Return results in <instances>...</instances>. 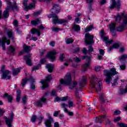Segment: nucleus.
I'll return each mask as SVG.
<instances>
[{
  "instance_id": "40",
  "label": "nucleus",
  "mask_w": 127,
  "mask_h": 127,
  "mask_svg": "<svg viewBox=\"0 0 127 127\" xmlns=\"http://www.w3.org/2000/svg\"><path fill=\"white\" fill-rule=\"evenodd\" d=\"M121 19H122V16L120 15H118L117 16L115 17V21L117 22H120Z\"/></svg>"
},
{
  "instance_id": "3",
  "label": "nucleus",
  "mask_w": 127,
  "mask_h": 127,
  "mask_svg": "<svg viewBox=\"0 0 127 127\" xmlns=\"http://www.w3.org/2000/svg\"><path fill=\"white\" fill-rule=\"evenodd\" d=\"M6 1L7 7H6L5 10L3 11V16L5 18H8V16H9V14H8L9 9H11L12 10L17 9V5H16V2L15 1L11 2L9 0H6Z\"/></svg>"
},
{
  "instance_id": "43",
  "label": "nucleus",
  "mask_w": 127,
  "mask_h": 127,
  "mask_svg": "<svg viewBox=\"0 0 127 127\" xmlns=\"http://www.w3.org/2000/svg\"><path fill=\"white\" fill-rule=\"evenodd\" d=\"M89 66H90V63L89 62L85 63V64L83 65L84 71H86V69H87Z\"/></svg>"
},
{
  "instance_id": "25",
  "label": "nucleus",
  "mask_w": 127,
  "mask_h": 127,
  "mask_svg": "<svg viewBox=\"0 0 127 127\" xmlns=\"http://www.w3.org/2000/svg\"><path fill=\"white\" fill-rule=\"evenodd\" d=\"M32 34H37L38 36H40L41 35V33L40 31L38 30L37 29L33 28L31 30Z\"/></svg>"
},
{
  "instance_id": "24",
  "label": "nucleus",
  "mask_w": 127,
  "mask_h": 127,
  "mask_svg": "<svg viewBox=\"0 0 127 127\" xmlns=\"http://www.w3.org/2000/svg\"><path fill=\"white\" fill-rule=\"evenodd\" d=\"M32 49V47L30 46L24 45L23 47L24 52L26 53H29L30 51Z\"/></svg>"
},
{
  "instance_id": "7",
  "label": "nucleus",
  "mask_w": 127,
  "mask_h": 127,
  "mask_svg": "<svg viewBox=\"0 0 127 127\" xmlns=\"http://www.w3.org/2000/svg\"><path fill=\"white\" fill-rule=\"evenodd\" d=\"M5 68V66L2 65L1 68V72L2 73V79H4V80H9L11 78V76H10L11 73L9 70H4Z\"/></svg>"
},
{
  "instance_id": "17",
  "label": "nucleus",
  "mask_w": 127,
  "mask_h": 127,
  "mask_svg": "<svg viewBox=\"0 0 127 127\" xmlns=\"http://www.w3.org/2000/svg\"><path fill=\"white\" fill-rule=\"evenodd\" d=\"M127 24V16H124L123 18V24L119 26L117 29V31H123L125 29V26Z\"/></svg>"
},
{
  "instance_id": "14",
  "label": "nucleus",
  "mask_w": 127,
  "mask_h": 127,
  "mask_svg": "<svg viewBox=\"0 0 127 127\" xmlns=\"http://www.w3.org/2000/svg\"><path fill=\"white\" fill-rule=\"evenodd\" d=\"M27 1L28 0H24V6H25V10H27V9H31V8H33L34 6H35V3H36V0H32V2L33 3H30L29 6H27Z\"/></svg>"
},
{
  "instance_id": "61",
  "label": "nucleus",
  "mask_w": 127,
  "mask_h": 127,
  "mask_svg": "<svg viewBox=\"0 0 127 127\" xmlns=\"http://www.w3.org/2000/svg\"><path fill=\"white\" fill-rule=\"evenodd\" d=\"M50 46H52V47H54V46H55V42L54 41H51L50 43H49Z\"/></svg>"
},
{
  "instance_id": "36",
  "label": "nucleus",
  "mask_w": 127,
  "mask_h": 127,
  "mask_svg": "<svg viewBox=\"0 0 127 127\" xmlns=\"http://www.w3.org/2000/svg\"><path fill=\"white\" fill-rule=\"evenodd\" d=\"M37 119V117L36 115H33L32 116V118L31 119V122L32 123H35L36 122V119Z\"/></svg>"
},
{
  "instance_id": "47",
  "label": "nucleus",
  "mask_w": 127,
  "mask_h": 127,
  "mask_svg": "<svg viewBox=\"0 0 127 127\" xmlns=\"http://www.w3.org/2000/svg\"><path fill=\"white\" fill-rule=\"evenodd\" d=\"M41 67V65L40 64H38V65L34 66L32 71H35V70H38L40 67Z\"/></svg>"
},
{
  "instance_id": "4",
  "label": "nucleus",
  "mask_w": 127,
  "mask_h": 127,
  "mask_svg": "<svg viewBox=\"0 0 127 127\" xmlns=\"http://www.w3.org/2000/svg\"><path fill=\"white\" fill-rule=\"evenodd\" d=\"M119 74V72L117 71L116 68H112L110 70H105L104 71V75L106 76L105 81L108 85L111 84V81H112V76H115Z\"/></svg>"
},
{
  "instance_id": "12",
  "label": "nucleus",
  "mask_w": 127,
  "mask_h": 127,
  "mask_svg": "<svg viewBox=\"0 0 127 127\" xmlns=\"http://www.w3.org/2000/svg\"><path fill=\"white\" fill-rule=\"evenodd\" d=\"M48 119H47L45 121L44 125L46 127H52V123H54V121L53 118L51 117L50 114H47Z\"/></svg>"
},
{
  "instance_id": "59",
  "label": "nucleus",
  "mask_w": 127,
  "mask_h": 127,
  "mask_svg": "<svg viewBox=\"0 0 127 127\" xmlns=\"http://www.w3.org/2000/svg\"><path fill=\"white\" fill-rule=\"evenodd\" d=\"M120 114H121V111L120 110H116L114 112V115H115V116H118V115H120Z\"/></svg>"
},
{
  "instance_id": "29",
  "label": "nucleus",
  "mask_w": 127,
  "mask_h": 127,
  "mask_svg": "<svg viewBox=\"0 0 127 127\" xmlns=\"http://www.w3.org/2000/svg\"><path fill=\"white\" fill-rule=\"evenodd\" d=\"M86 83L87 80L86 79V78L83 77L82 79L81 82H80L79 83L80 87H84L86 85Z\"/></svg>"
},
{
  "instance_id": "52",
  "label": "nucleus",
  "mask_w": 127,
  "mask_h": 127,
  "mask_svg": "<svg viewBox=\"0 0 127 127\" xmlns=\"http://www.w3.org/2000/svg\"><path fill=\"white\" fill-rule=\"evenodd\" d=\"M94 51V49L93 48V47L92 46H90L88 48V52L89 53H91V52H93Z\"/></svg>"
},
{
  "instance_id": "23",
  "label": "nucleus",
  "mask_w": 127,
  "mask_h": 127,
  "mask_svg": "<svg viewBox=\"0 0 127 127\" xmlns=\"http://www.w3.org/2000/svg\"><path fill=\"white\" fill-rule=\"evenodd\" d=\"M16 94V101L18 103H19V102L20 101V98L21 97V91H20V90H19V89H17Z\"/></svg>"
},
{
  "instance_id": "18",
  "label": "nucleus",
  "mask_w": 127,
  "mask_h": 127,
  "mask_svg": "<svg viewBox=\"0 0 127 127\" xmlns=\"http://www.w3.org/2000/svg\"><path fill=\"white\" fill-rule=\"evenodd\" d=\"M57 54V53L55 50L48 53L47 56L51 62H53L55 60V55H56Z\"/></svg>"
},
{
  "instance_id": "21",
  "label": "nucleus",
  "mask_w": 127,
  "mask_h": 127,
  "mask_svg": "<svg viewBox=\"0 0 127 127\" xmlns=\"http://www.w3.org/2000/svg\"><path fill=\"white\" fill-rule=\"evenodd\" d=\"M106 114H104V115H101L98 117H97L96 119V123H99L100 124H101V123H102V122H103V121H104V120L106 119Z\"/></svg>"
},
{
  "instance_id": "20",
  "label": "nucleus",
  "mask_w": 127,
  "mask_h": 127,
  "mask_svg": "<svg viewBox=\"0 0 127 127\" xmlns=\"http://www.w3.org/2000/svg\"><path fill=\"white\" fill-rule=\"evenodd\" d=\"M59 11H60V7L58 4H55L51 10L52 13L54 12L55 13H59Z\"/></svg>"
},
{
  "instance_id": "15",
  "label": "nucleus",
  "mask_w": 127,
  "mask_h": 127,
  "mask_svg": "<svg viewBox=\"0 0 127 127\" xmlns=\"http://www.w3.org/2000/svg\"><path fill=\"white\" fill-rule=\"evenodd\" d=\"M121 7V1L118 0L116 1V0H111V4L109 6V7L112 9H114L115 7H117L119 9Z\"/></svg>"
},
{
  "instance_id": "16",
  "label": "nucleus",
  "mask_w": 127,
  "mask_h": 127,
  "mask_svg": "<svg viewBox=\"0 0 127 127\" xmlns=\"http://www.w3.org/2000/svg\"><path fill=\"white\" fill-rule=\"evenodd\" d=\"M100 35L101 38L103 39V41L105 42L106 44H108V43L109 44L113 43V40H109L108 37H104V35H105V32H104V30L101 31L100 32Z\"/></svg>"
},
{
  "instance_id": "63",
  "label": "nucleus",
  "mask_w": 127,
  "mask_h": 127,
  "mask_svg": "<svg viewBox=\"0 0 127 127\" xmlns=\"http://www.w3.org/2000/svg\"><path fill=\"white\" fill-rule=\"evenodd\" d=\"M59 113H60V111H55L54 113V117H57Z\"/></svg>"
},
{
  "instance_id": "9",
  "label": "nucleus",
  "mask_w": 127,
  "mask_h": 127,
  "mask_svg": "<svg viewBox=\"0 0 127 127\" xmlns=\"http://www.w3.org/2000/svg\"><path fill=\"white\" fill-rule=\"evenodd\" d=\"M48 95V93H46L45 95L40 98V99L35 103V105L37 106V107H42L43 106L44 104H46L47 99L46 96Z\"/></svg>"
},
{
  "instance_id": "34",
  "label": "nucleus",
  "mask_w": 127,
  "mask_h": 127,
  "mask_svg": "<svg viewBox=\"0 0 127 127\" xmlns=\"http://www.w3.org/2000/svg\"><path fill=\"white\" fill-rule=\"evenodd\" d=\"M73 29L75 31H80V26L78 25H74L73 26Z\"/></svg>"
},
{
  "instance_id": "49",
  "label": "nucleus",
  "mask_w": 127,
  "mask_h": 127,
  "mask_svg": "<svg viewBox=\"0 0 127 127\" xmlns=\"http://www.w3.org/2000/svg\"><path fill=\"white\" fill-rule=\"evenodd\" d=\"M61 108H62L64 110V109H67L66 108V107H68V105L63 103L61 104Z\"/></svg>"
},
{
  "instance_id": "50",
  "label": "nucleus",
  "mask_w": 127,
  "mask_h": 127,
  "mask_svg": "<svg viewBox=\"0 0 127 127\" xmlns=\"http://www.w3.org/2000/svg\"><path fill=\"white\" fill-rule=\"evenodd\" d=\"M13 24L14 26H15V27H17V26H18V21L17 20H14Z\"/></svg>"
},
{
  "instance_id": "62",
  "label": "nucleus",
  "mask_w": 127,
  "mask_h": 127,
  "mask_svg": "<svg viewBox=\"0 0 127 127\" xmlns=\"http://www.w3.org/2000/svg\"><path fill=\"white\" fill-rule=\"evenodd\" d=\"M7 35L8 37H12V32L11 31H9L7 32Z\"/></svg>"
},
{
  "instance_id": "11",
  "label": "nucleus",
  "mask_w": 127,
  "mask_h": 127,
  "mask_svg": "<svg viewBox=\"0 0 127 127\" xmlns=\"http://www.w3.org/2000/svg\"><path fill=\"white\" fill-rule=\"evenodd\" d=\"M51 79H52V76H51V75H49L46 77V79L45 80H42L41 81V83L43 85L42 87V90H44L45 88H48V87L49 86V85H48V82L50 81H51Z\"/></svg>"
},
{
  "instance_id": "39",
  "label": "nucleus",
  "mask_w": 127,
  "mask_h": 127,
  "mask_svg": "<svg viewBox=\"0 0 127 127\" xmlns=\"http://www.w3.org/2000/svg\"><path fill=\"white\" fill-rule=\"evenodd\" d=\"M93 28H94V27L92 25H91L89 27L86 28L85 31V32H88V31H91V30H92Z\"/></svg>"
},
{
  "instance_id": "42",
  "label": "nucleus",
  "mask_w": 127,
  "mask_h": 127,
  "mask_svg": "<svg viewBox=\"0 0 127 127\" xmlns=\"http://www.w3.org/2000/svg\"><path fill=\"white\" fill-rule=\"evenodd\" d=\"M99 100L102 102V103H103L104 101H105V98H104V94L101 93L99 96Z\"/></svg>"
},
{
  "instance_id": "31",
  "label": "nucleus",
  "mask_w": 127,
  "mask_h": 127,
  "mask_svg": "<svg viewBox=\"0 0 127 127\" xmlns=\"http://www.w3.org/2000/svg\"><path fill=\"white\" fill-rule=\"evenodd\" d=\"M126 59H127V55L124 54L119 57V60L121 61V62H123V61H125Z\"/></svg>"
},
{
  "instance_id": "1",
  "label": "nucleus",
  "mask_w": 127,
  "mask_h": 127,
  "mask_svg": "<svg viewBox=\"0 0 127 127\" xmlns=\"http://www.w3.org/2000/svg\"><path fill=\"white\" fill-rule=\"evenodd\" d=\"M102 79L97 77L96 75H93L91 77L90 86L91 89L95 90L97 93L102 90Z\"/></svg>"
},
{
  "instance_id": "56",
  "label": "nucleus",
  "mask_w": 127,
  "mask_h": 127,
  "mask_svg": "<svg viewBox=\"0 0 127 127\" xmlns=\"http://www.w3.org/2000/svg\"><path fill=\"white\" fill-rule=\"evenodd\" d=\"M46 62V59H42L40 61V64H44Z\"/></svg>"
},
{
  "instance_id": "19",
  "label": "nucleus",
  "mask_w": 127,
  "mask_h": 127,
  "mask_svg": "<svg viewBox=\"0 0 127 127\" xmlns=\"http://www.w3.org/2000/svg\"><path fill=\"white\" fill-rule=\"evenodd\" d=\"M108 27L110 28V31L113 36H116V32H114L116 27V23L115 22H112L111 24L108 26Z\"/></svg>"
},
{
  "instance_id": "60",
  "label": "nucleus",
  "mask_w": 127,
  "mask_h": 127,
  "mask_svg": "<svg viewBox=\"0 0 127 127\" xmlns=\"http://www.w3.org/2000/svg\"><path fill=\"white\" fill-rule=\"evenodd\" d=\"M63 59H64V54H61L60 57V60H61V61H63Z\"/></svg>"
},
{
  "instance_id": "32",
  "label": "nucleus",
  "mask_w": 127,
  "mask_h": 127,
  "mask_svg": "<svg viewBox=\"0 0 127 127\" xmlns=\"http://www.w3.org/2000/svg\"><path fill=\"white\" fill-rule=\"evenodd\" d=\"M75 99L78 101V103H80V102H81L82 100H80V96H79V93H78V91H75Z\"/></svg>"
},
{
  "instance_id": "30",
  "label": "nucleus",
  "mask_w": 127,
  "mask_h": 127,
  "mask_svg": "<svg viewBox=\"0 0 127 127\" xmlns=\"http://www.w3.org/2000/svg\"><path fill=\"white\" fill-rule=\"evenodd\" d=\"M13 75L14 76H16L18 75V73L20 72V69L19 68H14L12 69Z\"/></svg>"
},
{
  "instance_id": "22",
  "label": "nucleus",
  "mask_w": 127,
  "mask_h": 127,
  "mask_svg": "<svg viewBox=\"0 0 127 127\" xmlns=\"http://www.w3.org/2000/svg\"><path fill=\"white\" fill-rule=\"evenodd\" d=\"M24 59L26 61L27 65L29 66H31L32 64H31V59H30V57H29V56H24Z\"/></svg>"
},
{
  "instance_id": "45",
  "label": "nucleus",
  "mask_w": 127,
  "mask_h": 127,
  "mask_svg": "<svg viewBox=\"0 0 127 127\" xmlns=\"http://www.w3.org/2000/svg\"><path fill=\"white\" fill-rule=\"evenodd\" d=\"M113 48L117 49V48H119L120 47V44L119 43H115L113 44V45L112 46Z\"/></svg>"
},
{
  "instance_id": "48",
  "label": "nucleus",
  "mask_w": 127,
  "mask_h": 127,
  "mask_svg": "<svg viewBox=\"0 0 127 127\" xmlns=\"http://www.w3.org/2000/svg\"><path fill=\"white\" fill-rule=\"evenodd\" d=\"M118 125L120 127H127V124L124 123H118Z\"/></svg>"
},
{
  "instance_id": "13",
  "label": "nucleus",
  "mask_w": 127,
  "mask_h": 127,
  "mask_svg": "<svg viewBox=\"0 0 127 127\" xmlns=\"http://www.w3.org/2000/svg\"><path fill=\"white\" fill-rule=\"evenodd\" d=\"M5 43L7 45H9L10 44V41L5 37H3L1 40H0V45H1L2 50H5Z\"/></svg>"
},
{
  "instance_id": "53",
  "label": "nucleus",
  "mask_w": 127,
  "mask_h": 127,
  "mask_svg": "<svg viewBox=\"0 0 127 127\" xmlns=\"http://www.w3.org/2000/svg\"><path fill=\"white\" fill-rule=\"evenodd\" d=\"M41 13V11H38L34 13V16H38Z\"/></svg>"
},
{
  "instance_id": "2",
  "label": "nucleus",
  "mask_w": 127,
  "mask_h": 127,
  "mask_svg": "<svg viewBox=\"0 0 127 127\" xmlns=\"http://www.w3.org/2000/svg\"><path fill=\"white\" fill-rule=\"evenodd\" d=\"M60 82L63 85L69 86V88L71 90L74 89V88H75L76 86L78 84L77 81L72 82V77L71 76V75L69 74H66L65 76L64 79H61L60 80Z\"/></svg>"
},
{
  "instance_id": "55",
  "label": "nucleus",
  "mask_w": 127,
  "mask_h": 127,
  "mask_svg": "<svg viewBox=\"0 0 127 127\" xmlns=\"http://www.w3.org/2000/svg\"><path fill=\"white\" fill-rule=\"evenodd\" d=\"M51 96H53V97H56V96H57L56 94V90H53L52 91Z\"/></svg>"
},
{
  "instance_id": "33",
  "label": "nucleus",
  "mask_w": 127,
  "mask_h": 127,
  "mask_svg": "<svg viewBox=\"0 0 127 127\" xmlns=\"http://www.w3.org/2000/svg\"><path fill=\"white\" fill-rule=\"evenodd\" d=\"M73 42L74 40H73V39L72 38H65V43H66V44H70L71 43H73Z\"/></svg>"
},
{
  "instance_id": "38",
  "label": "nucleus",
  "mask_w": 127,
  "mask_h": 127,
  "mask_svg": "<svg viewBox=\"0 0 127 127\" xmlns=\"http://www.w3.org/2000/svg\"><path fill=\"white\" fill-rule=\"evenodd\" d=\"M8 51L11 52V53H13V52H14V51H15V49H14V48L12 47V46H10V47H9L8 48Z\"/></svg>"
},
{
  "instance_id": "44",
  "label": "nucleus",
  "mask_w": 127,
  "mask_h": 127,
  "mask_svg": "<svg viewBox=\"0 0 127 127\" xmlns=\"http://www.w3.org/2000/svg\"><path fill=\"white\" fill-rule=\"evenodd\" d=\"M52 30L54 31V32H58V31L60 30V28L53 27H52Z\"/></svg>"
},
{
  "instance_id": "41",
  "label": "nucleus",
  "mask_w": 127,
  "mask_h": 127,
  "mask_svg": "<svg viewBox=\"0 0 127 127\" xmlns=\"http://www.w3.org/2000/svg\"><path fill=\"white\" fill-rule=\"evenodd\" d=\"M82 59H85L86 61H88V62L91 61V57H88V56H85L82 57Z\"/></svg>"
},
{
  "instance_id": "64",
  "label": "nucleus",
  "mask_w": 127,
  "mask_h": 127,
  "mask_svg": "<svg viewBox=\"0 0 127 127\" xmlns=\"http://www.w3.org/2000/svg\"><path fill=\"white\" fill-rule=\"evenodd\" d=\"M54 127H59V123L58 122L55 123Z\"/></svg>"
},
{
  "instance_id": "6",
  "label": "nucleus",
  "mask_w": 127,
  "mask_h": 127,
  "mask_svg": "<svg viewBox=\"0 0 127 127\" xmlns=\"http://www.w3.org/2000/svg\"><path fill=\"white\" fill-rule=\"evenodd\" d=\"M28 81H30L32 84H31V89L32 90H35V85L32 83H34L35 79L32 77V76H31L30 78H27V77H26L24 79H23L21 81V86L23 87H24L25 86V84L28 82Z\"/></svg>"
},
{
  "instance_id": "5",
  "label": "nucleus",
  "mask_w": 127,
  "mask_h": 127,
  "mask_svg": "<svg viewBox=\"0 0 127 127\" xmlns=\"http://www.w3.org/2000/svg\"><path fill=\"white\" fill-rule=\"evenodd\" d=\"M49 18H52V22L54 24H56V23H58L59 24H63V25L65 26L67 23H68V20L67 19H59L58 16L56 14H51L48 16Z\"/></svg>"
},
{
  "instance_id": "46",
  "label": "nucleus",
  "mask_w": 127,
  "mask_h": 127,
  "mask_svg": "<svg viewBox=\"0 0 127 127\" xmlns=\"http://www.w3.org/2000/svg\"><path fill=\"white\" fill-rule=\"evenodd\" d=\"M26 100H27V97L26 95H25L22 99V103L24 104V105H26Z\"/></svg>"
},
{
  "instance_id": "37",
  "label": "nucleus",
  "mask_w": 127,
  "mask_h": 127,
  "mask_svg": "<svg viewBox=\"0 0 127 127\" xmlns=\"http://www.w3.org/2000/svg\"><path fill=\"white\" fill-rule=\"evenodd\" d=\"M118 80H119V77H117L116 79L114 80L113 81L111 82L112 86H115V85H118Z\"/></svg>"
},
{
  "instance_id": "28",
  "label": "nucleus",
  "mask_w": 127,
  "mask_h": 127,
  "mask_svg": "<svg viewBox=\"0 0 127 127\" xmlns=\"http://www.w3.org/2000/svg\"><path fill=\"white\" fill-rule=\"evenodd\" d=\"M46 68L48 69V71L49 73H52L53 71V64H48L46 65Z\"/></svg>"
},
{
  "instance_id": "8",
  "label": "nucleus",
  "mask_w": 127,
  "mask_h": 127,
  "mask_svg": "<svg viewBox=\"0 0 127 127\" xmlns=\"http://www.w3.org/2000/svg\"><path fill=\"white\" fill-rule=\"evenodd\" d=\"M85 43H86L87 45H92V44L95 43L93 35L87 33L85 35Z\"/></svg>"
},
{
  "instance_id": "35",
  "label": "nucleus",
  "mask_w": 127,
  "mask_h": 127,
  "mask_svg": "<svg viewBox=\"0 0 127 127\" xmlns=\"http://www.w3.org/2000/svg\"><path fill=\"white\" fill-rule=\"evenodd\" d=\"M64 113H66V114H68V116H73V115H74L73 112H69L68 111V109H67L66 108H64Z\"/></svg>"
},
{
  "instance_id": "57",
  "label": "nucleus",
  "mask_w": 127,
  "mask_h": 127,
  "mask_svg": "<svg viewBox=\"0 0 127 127\" xmlns=\"http://www.w3.org/2000/svg\"><path fill=\"white\" fill-rule=\"evenodd\" d=\"M106 3H107V0H101L100 1V4H101V5L106 4Z\"/></svg>"
},
{
  "instance_id": "10",
  "label": "nucleus",
  "mask_w": 127,
  "mask_h": 127,
  "mask_svg": "<svg viewBox=\"0 0 127 127\" xmlns=\"http://www.w3.org/2000/svg\"><path fill=\"white\" fill-rule=\"evenodd\" d=\"M13 117H14V114H13V112H11L9 114L8 118L7 117L5 118V122L8 127H12V121H13Z\"/></svg>"
},
{
  "instance_id": "54",
  "label": "nucleus",
  "mask_w": 127,
  "mask_h": 127,
  "mask_svg": "<svg viewBox=\"0 0 127 127\" xmlns=\"http://www.w3.org/2000/svg\"><path fill=\"white\" fill-rule=\"evenodd\" d=\"M73 105H74L73 101H68V107L69 108H72L73 107Z\"/></svg>"
},
{
  "instance_id": "58",
  "label": "nucleus",
  "mask_w": 127,
  "mask_h": 127,
  "mask_svg": "<svg viewBox=\"0 0 127 127\" xmlns=\"http://www.w3.org/2000/svg\"><path fill=\"white\" fill-rule=\"evenodd\" d=\"M4 110L0 109V117H1L2 116H3V114H4Z\"/></svg>"
},
{
  "instance_id": "51",
  "label": "nucleus",
  "mask_w": 127,
  "mask_h": 127,
  "mask_svg": "<svg viewBox=\"0 0 127 127\" xmlns=\"http://www.w3.org/2000/svg\"><path fill=\"white\" fill-rule=\"evenodd\" d=\"M121 121V117H118L114 119V123H118V122H120Z\"/></svg>"
},
{
  "instance_id": "26",
  "label": "nucleus",
  "mask_w": 127,
  "mask_h": 127,
  "mask_svg": "<svg viewBox=\"0 0 127 127\" xmlns=\"http://www.w3.org/2000/svg\"><path fill=\"white\" fill-rule=\"evenodd\" d=\"M3 97L5 98V99H7L8 100V102L9 103H11V101H12V96L8 95L7 93H5Z\"/></svg>"
},
{
  "instance_id": "27",
  "label": "nucleus",
  "mask_w": 127,
  "mask_h": 127,
  "mask_svg": "<svg viewBox=\"0 0 127 127\" xmlns=\"http://www.w3.org/2000/svg\"><path fill=\"white\" fill-rule=\"evenodd\" d=\"M31 23L32 25H38V24H41V21L38 19H37L35 20L31 21Z\"/></svg>"
}]
</instances>
